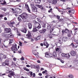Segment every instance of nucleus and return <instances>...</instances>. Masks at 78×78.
Masks as SVG:
<instances>
[{
  "label": "nucleus",
  "mask_w": 78,
  "mask_h": 78,
  "mask_svg": "<svg viewBox=\"0 0 78 78\" xmlns=\"http://www.w3.org/2000/svg\"><path fill=\"white\" fill-rule=\"evenodd\" d=\"M45 57L48 58H51L52 57L53 58H55V57H56L57 55H56V51H54L53 52V55L51 54H48V52H46L45 53Z\"/></svg>",
  "instance_id": "f257e3e1"
},
{
  "label": "nucleus",
  "mask_w": 78,
  "mask_h": 78,
  "mask_svg": "<svg viewBox=\"0 0 78 78\" xmlns=\"http://www.w3.org/2000/svg\"><path fill=\"white\" fill-rule=\"evenodd\" d=\"M28 15L26 13H23L22 14L19 15V17H20L23 19V20H26L28 18Z\"/></svg>",
  "instance_id": "f03ea898"
},
{
  "label": "nucleus",
  "mask_w": 78,
  "mask_h": 78,
  "mask_svg": "<svg viewBox=\"0 0 78 78\" xmlns=\"http://www.w3.org/2000/svg\"><path fill=\"white\" fill-rule=\"evenodd\" d=\"M34 25H35V27L37 28L38 30L41 28V24L37 22L36 21H35L34 22Z\"/></svg>",
  "instance_id": "7ed1b4c3"
},
{
  "label": "nucleus",
  "mask_w": 78,
  "mask_h": 78,
  "mask_svg": "<svg viewBox=\"0 0 78 78\" xmlns=\"http://www.w3.org/2000/svg\"><path fill=\"white\" fill-rule=\"evenodd\" d=\"M22 11V9H19L18 8H16L15 9V11L13 12L14 13L19 14H20Z\"/></svg>",
  "instance_id": "20e7f679"
},
{
  "label": "nucleus",
  "mask_w": 78,
  "mask_h": 78,
  "mask_svg": "<svg viewBox=\"0 0 78 78\" xmlns=\"http://www.w3.org/2000/svg\"><path fill=\"white\" fill-rule=\"evenodd\" d=\"M11 49L12 50L15 51H17L18 49L17 48V44H15L11 47Z\"/></svg>",
  "instance_id": "39448f33"
},
{
  "label": "nucleus",
  "mask_w": 78,
  "mask_h": 78,
  "mask_svg": "<svg viewBox=\"0 0 78 78\" xmlns=\"http://www.w3.org/2000/svg\"><path fill=\"white\" fill-rule=\"evenodd\" d=\"M14 75H15V74L14 72L12 71H9V74L8 75V76L9 78H12V76H14Z\"/></svg>",
  "instance_id": "423d86ee"
},
{
  "label": "nucleus",
  "mask_w": 78,
  "mask_h": 78,
  "mask_svg": "<svg viewBox=\"0 0 78 78\" xmlns=\"http://www.w3.org/2000/svg\"><path fill=\"white\" fill-rule=\"evenodd\" d=\"M69 30L67 28H66L65 30H63L62 31V35H64V33L67 34L69 33Z\"/></svg>",
  "instance_id": "0eeeda50"
},
{
  "label": "nucleus",
  "mask_w": 78,
  "mask_h": 78,
  "mask_svg": "<svg viewBox=\"0 0 78 78\" xmlns=\"http://www.w3.org/2000/svg\"><path fill=\"white\" fill-rule=\"evenodd\" d=\"M9 59H6L5 61V62H3L2 64L3 65H4V66H9Z\"/></svg>",
  "instance_id": "6e6552de"
},
{
  "label": "nucleus",
  "mask_w": 78,
  "mask_h": 78,
  "mask_svg": "<svg viewBox=\"0 0 78 78\" xmlns=\"http://www.w3.org/2000/svg\"><path fill=\"white\" fill-rule=\"evenodd\" d=\"M26 37L27 39H30L31 38V34L29 31H28V34H26Z\"/></svg>",
  "instance_id": "1a4fd4ad"
},
{
  "label": "nucleus",
  "mask_w": 78,
  "mask_h": 78,
  "mask_svg": "<svg viewBox=\"0 0 78 78\" xmlns=\"http://www.w3.org/2000/svg\"><path fill=\"white\" fill-rule=\"evenodd\" d=\"M59 43L57 42L55 43V44L58 47H61V44L62 43V41H61V40H59Z\"/></svg>",
  "instance_id": "9d476101"
},
{
  "label": "nucleus",
  "mask_w": 78,
  "mask_h": 78,
  "mask_svg": "<svg viewBox=\"0 0 78 78\" xmlns=\"http://www.w3.org/2000/svg\"><path fill=\"white\" fill-rule=\"evenodd\" d=\"M4 30L6 33H9L11 32V30L10 28H5Z\"/></svg>",
  "instance_id": "9b49d317"
},
{
  "label": "nucleus",
  "mask_w": 78,
  "mask_h": 78,
  "mask_svg": "<svg viewBox=\"0 0 78 78\" xmlns=\"http://www.w3.org/2000/svg\"><path fill=\"white\" fill-rule=\"evenodd\" d=\"M70 55L71 56H75V55H76V52L74 51H72L71 52H69Z\"/></svg>",
  "instance_id": "f8f14e48"
},
{
  "label": "nucleus",
  "mask_w": 78,
  "mask_h": 78,
  "mask_svg": "<svg viewBox=\"0 0 78 78\" xmlns=\"http://www.w3.org/2000/svg\"><path fill=\"white\" fill-rule=\"evenodd\" d=\"M5 37H7V38H11L13 36L12 34H9L5 35Z\"/></svg>",
  "instance_id": "ddd939ff"
},
{
  "label": "nucleus",
  "mask_w": 78,
  "mask_h": 78,
  "mask_svg": "<svg viewBox=\"0 0 78 78\" xmlns=\"http://www.w3.org/2000/svg\"><path fill=\"white\" fill-rule=\"evenodd\" d=\"M43 45L46 46V48H48L49 47V44H48V43L47 41H44L43 42Z\"/></svg>",
  "instance_id": "4468645a"
},
{
  "label": "nucleus",
  "mask_w": 78,
  "mask_h": 78,
  "mask_svg": "<svg viewBox=\"0 0 78 78\" xmlns=\"http://www.w3.org/2000/svg\"><path fill=\"white\" fill-rule=\"evenodd\" d=\"M29 73H30V75L31 76H33L34 78L36 76V74L35 73H34L33 74V72L31 71H30Z\"/></svg>",
  "instance_id": "2eb2a0df"
},
{
  "label": "nucleus",
  "mask_w": 78,
  "mask_h": 78,
  "mask_svg": "<svg viewBox=\"0 0 78 78\" xmlns=\"http://www.w3.org/2000/svg\"><path fill=\"white\" fill-rule=\"evenodd\" d=\"M37 6V7L39 8H40L41 10H43V9H44V7H43V5H38Z\"/></svg>",
  "instance_id": "dca6fc26"
},
{
  "label": "nucleus",
  "mask_w": 78,
  "mask_h": 78,
  "mask_svg": "<svg viewBox=\"0 0 78 78\" xmlns=\"http://www.w3.org/2000/svg\"><path fill=\"white\" fill-rule=\"evenodd\" d=\"M1 5H6L7 3H6V2L5 1V0H2V1L1 2Z\"/></svg>",
  "instance_id": "f3484780"
},
{
  "label": "nucleus",
  "mask_w": 78,
  "mask_h": 78,
  "mask_svg": "<svg viewBox=\"0 0 78 78\" xmlns=\"http://www.w3.org/2000/svg\"><path fill=\"white\" fill-rule=\"evenodd\" d=\"M27 25L29 29H31L32 28V24H31V23H28L27 24Z\"/></svg>",
  "instance_id": "a211bd4d"
},
{
  "label": "nucleus",
  "mask_w": 78,
  "mask_h": 78,
  "mask_svg": "<svg viewBox=\"0 0 78 78\" xmlns=\"http://www.w3.org/2000/svg\"><path fill=\"white\" fill-rule=\"evenodd\" d=\"M41 24L42 26V27L43 28H45V26H46V24L43 21V22H41Z\"/></svg>",
  "instance_id": "6ab92c4d"
},
{
  "label": "nucleus",
  "mask_w": 78,
  "mask_h": 78,
  "mask_svg": "<svg viewBox=\"0 0 78 78\" xmlns=\"http://www.w3.org/2000/svg\"><path fill=\"white\" fill-rule=\"evenodd\" d=\"M32 10L33 12H37V8H36V7L33 8V9H32Z\"/></svg>",
  "instance_id": "aec40b11"
},
{
  "label": "nucleus",
  "mask_w": 78,
  "mask_h": 78,
  "mask_svg": "<svg viewBox=\"0 0 78 78\" xmlns=\"http://www.w3.org/2000/svg\"><path fill=\"white\" fill-rule=\"evenodd\" d=\"M62 41H64V42L67 41V37H63L62 38Z\"/></svg>",
  "instance_id": "412c9836"
},
{
  "label": "nucleus",
  "mask_w": 78,
  "mask_h": 78,
  "mask_svg": "<svg viewBox=\"0 0 78 78\" xmlns=\"http://www.w3.org/2000/svg\"><path fill=\"white\" fill-rule=\"evenodd\" d=\"M14 23H15V22L13 21H12L9 23V24L10 26H12V25H13Z\"/></svg>",
  "instance_id": "4be33fe9"
},
{
  "label": "nucleus",
  "mask_w": 78,
  "mask_h": 78,
  "mask_svg": "<svg viewBox=\"0 0 78 78\" xmlns=\"http://www.w3.org/2000/svg\"><path fill=\"white\" fill-rule=\"evenodd\" d=\"M27 31V28H23V30L21 31L22 32H23V33H26Z\"/></svg>",
  "instance_id": "5701e85b"
},
{
  "label": "nucleus",
  "mask_w": 78,
  "mask_h": 78,
  "mask_svg": "<svg viewBox=\"0 0 78 78\" xmlns=\"http://www.w3.org/2000/svg\"><path fill=\"white\" fill-rule=\"evenodd\" d=\"M41 39V37L38 36L37 37L34 38V41H37V40H39Z\"/></svg>",
  "instance_id": "b1692460"
},
{
  "label": "nucleus",
  "mask_w": 78,
  "mask_h": 78,
  "mask_svg": "<svg viewBox=\"0 0 78 78\" xmlns=\"http://www.w3.org/2000/svg\"><path fill=\"white\" fill-rule=\"evenodd\" d=\"M65 57L69 59L70 57V55L69 53L66 54Z\"/></svg>",
  "instance_id": "393cba45"
},
{
  "label": "nucleus",
  "mask_w": 78,
  "mask_h": 78,
  "mask_svg": "<svg viewBox=\"0 0 78 78\" xmlns=\"http://www.w3.org/2000/svg\"><path fill=\"white\" fill-rule=\"evenodd\" d=\"M58 1L57 0H52V4L53 5H55L57 3Z\"/></svg>",
  "instance_id": "a878e982"
},
{
  "label": "nucleus",
  "mask_w": 78,
  "mask_h": 78,
  "mask_svg": "<svg viewBox=\"0 0 78 78\" xmlns=\"http://www.w3.org/2000/svg\"><path fill=\"white\" fill-rule=\"evenodd\" d=\"M3 55L2 54H0V61H2L3 59Z\"/></svg>",
  "instance_id": "bb28decb"
},
{
  "label": "nucleus",
  "mask_w": 78,
  "mask_h": 78,
  "mask_svg": "<svg viewBox=\"0 0 78 78\" xmlns=\"http://www.w3.org/2000/svg\"><path fill=\"white\" fill-rule=\"evenodd\" d=\"M41 2V0H35V2L36 3H40Z\"/></svg>",
  "instance_id": "cd10ccee"
},
{
  "label": "nucleus",
  "mask_w": 78,
  "mask_h": 78,
  "mask_svg": "<svg viewBox=\"0 0 78 78\" xmlns=\"http://www.w3.org/2000/svg\"><path fill=\"white\" fill-rule=\"evenodd\" d=\"M13 41H14V40L12 39H9V44H11L12 42H13Z\"/></svg>",
  "instance_id": "c85d7f7f"
},
{
  "label": "nucleus",
  "mask_w": 78,
  "mask_h": 78,
  "mask_svg": "<svg viewBox=\"0 0 78 78\" xmlns=\"http://www.w3.org/2000/svg\"><path fill=\"white\" fill-rule=\"evenodd\" d=\"M47 29L48 30H50V28H51V26H50V24H47Z\"/></svg>",
  "instance_id": "c756f323"
},
{
  "label": "nucleus",
  "mask_w": 78,
  "mask_h": 78,
  "mask_svg": "<svg viewBox=\"0 0 78 78\" xmlns=\"http://www.w3.org/2000/svg\"><path fill=\"white\" fill-rule=\"evenodd\" d=\"M23 69L24 70H26L27 72H30V70L26 67H24Z\"/></svg>",
  "instance_id": "7c9ffc66"
},
{
  "label": "nucleus",
  "mask_w": 78,
  "mask_h": 78,
  "mask_svg": "<svg viewBox=\"0 0 78 78\" xmlns=\"http://www.w3.org/2000/svg\"><path fill=\"white\" fill-rule=\"evenodd\" d=\"M1 10H2L3 11H6V8L3 7L1 8Z\"/></svg>",
  "instance_id": "2f4dec72"
},
{
  "label": "nucleus",
  "mask_w": 78,
  "mask_h": 78,
  "mask_svg": "<svg viewBox=\"0 0 78 78\" xmlns=\"http://www.w3.org/2000/svg\"><path fill=\"white\" fill-rule=\"evenodd\" d=\"M33 31L34 32H36V31H37V29L35 27L33 28Z\"/></svg>",
  "instance_id": "473e14b6"
},
{
  "label": "nucleus",
  "mask_w": 78,
  "mask_h": 78,
  "mask_svg": "<svg viewBox=\"0 0 78 78\" xmlns=\"http://www.w3.org/2000/svg\"><path fill=\"white\" fill-rule=\"evenodd\" d=\"M54 29H55V27H53L51 29V30H50V33H51V32H52L53 31V30H54Z\"/></svg>",
  "instance_id": "72a5a7b5"
},
{
  "label": "nucleus",
  "mask_w": 78,
  "mask_h": 78,
  "mask_svg": "<svg viewBox=\"0 0 78 78\" xmlns=\"http://www.w3.org/2000/svg\"><path fill=\"white\" fill-rule=\"evenodd\" d=\"M30 5L32 8V9H33V8H34L35 7H34V5L33 4H31Z\"/></svg>",
  "instance_id": "f704fd0d"
},
{
  "label": "nucleus",
  "mask_w": 78,
  "mask_h": 78,
  "mask_svg": "<svg viewBox=\"0 0 78 78\" xmlns=\"http://www.w3.org/2000/svg\"><path fill=\"white\" fill-rule=\"evenodd\" d=\"M66 53H62L61 54V55L62 57H66Z\"/></svg>",
  "instance_id": "c9c22d12"
},
{
  "label": "nucleus",
  "mask_w": 78,
  "mask_h": 78,
  "mask_svg": "<svg viewBox=\"0 0 78 78\" xmlns=\"http://www.w3.org/2000/svg\"><path fill=\"white\" fill-rule=\"evenodd\" d=\"M34 67L35 69H39V66H35V65H34Z\"/></svg>",
  "instance_id": "e433bc0d"
},
{
  "label": "nucleus",
  "mask_w": 78,
  "mask_h": 78,
  "mask_svg": "<svg viewBox=\"0 0 78 78\" xmlns=\"http://www.w3.org/2000/svg\"><path fill=\"white\" fill-rule=\"evenodd\" d=\"M25 8L26 9H28V8H29V6H28V5L27 4H25Z\"/></svg>",
  "instance_id": "4c0bfd02"
},
{
  "label": "nucleus",
  "mask_w": 78,
  "mask_h": 78,
  "mask_svg": "<svg viewBox=\"0 0 78 78\" xmlns=\"http://www.w3.org/2000/svg\"><path fill=\"white\" fill-rule=\"evenodd\" d=\"M42 31H43L42 33H45V32L47 31V30L45 29H42Z\"/></svg>",
  "instance_id": "58836bf2"
},
{
  "label": "nucleus",
  "mask_w": 78,
  "mask_h": 78,
  "mask_svg": "<svg viewBox=\"0 0 78 78\" xmlns=\"http://www.w3.org/2000/svg\"><path fill=\"white\" fill-rule=\"evenodd\" d=\"M3 59H6V58H7V57L5 55H3Z\"/></svg>",
  "instance_id": "ea45409f"
},
{
  "label": "nucleus",
  "mask_w": 78,
  "mask_h": 78,
  "mask_svg": "<svg viewBox=\"0 0 78 78\" xmlns=\"http://www.w3.org/2000/svg\"><path fill=\"white\" fill-rule=\"evenodd\" d=\"M17 19H18V20L19 21V22H20L21 21H22V19L20 17H18Z\"/></svg>",
  "instance_id": "a19ab883"
},
{
  "label": "nucleus",
  "mask_w": 78,
  "mask_h": 78,
  "mask_svg": "<svg viewBox=\"0 0 78 78\" xmlns=\"http://www.w3.org/2000/svg\"><path fill=\"white\" fill-rule=\"evenodd\" d=\"M45 78H50V76L49 75H46L45 76Z\"/></svg>",
  "instance_id": "79ce46f5"
},
{
  "label": "nucleus",
  "mask_w": 78,
  "mask_h": 78,
  "mask_svg": "<svg viewBox=\"0 0 78 78\" xmlns=\"http://www.w3.org/2000/svg\"><path fill=\"white\" fill-rule=\"evenodd\" d=\"M27 11H28V12L29 13H31V11L30 10V8H29L27 9Z\"/></svg>",
  "instance_id": "37998d69"
},
{
  "label": "nucleus",
  "mask_w": 78,
  "mask_h": 78,
  "mask_svg": "<svg viewBox=\"0 0 78 78\" xmlns=\"http://www.w3.org/2000/svg\"><path fill=\"white\" fill-rule=\"evenodd\" d=\"M69 78H73V75H69Z\"/></svg>",
  "instance_id": "c03bdc74"
},
{
  "label": "nucleus",
  "mask_w": 78,
  "mask_h": 78,
  "mask_svg": "<svg viewBox=\"0 0 78 78\" xmlns=\"http://www.w3.org/2000/svg\"><path fill=\"white\" fill-rule=\"evenodd\" d=\"M75 12V10L73 9H72L71 10V13H72V14H74Z\"/></svg>",
  "instance_id": "a18cd8bd"
},
{
  "label": "nucleus",
  "mask_w": 78,
  "mask_h": 78,
  "mask_svg": "<svg viewBox=\"0 0 78 78\" xmlns=\"http://www.w3.org/2000/svg\"><path fill=\"white\" fill-rule=\"evenodd\" d=\"M3 45L4 47H5V48H8V46H6V45L5 44H3Z\"/></svg>",
  "instance_id": "49530a36"
},
{
  "label": "nucleus",
  "mask_w": 78,
  "mask_h": 78,
  "mask_svg": "<svg viewBox=\"0 0 78 78\" xmlns=\"http://www.w3.org/2000/svg\"><path fill=\"white\" fill-rule=\"evenodd\" d=\"M56 17H57V19L58 20H59V19L60 18V16H59L58 15H57L56 16Z\"/></svg>",
  "instance_id": "de8ad7c7"
},
{
  "label": "nucleus",
  "mask_w": 78,
  "mask_h": 78,
  "mask_svg": "<svg viewBox=\"0 0 78 78\" xmlns=\"http://www.w3.org/2000/svg\"><path fill=\"white\" fill-rule=\"evenodd\" d=\"M73 48H74V44H73V43H72L70 45Z\"/></svg>",
  "instance_id": "09e8293b"
},
{
  "label": "nucleus",
  "mask_w": 78,
  "mask_h": 78,
  "mask_svg": "<svg viewBox=\"0 0 78 78\" xmlns=\"http://www.w3.org/2000/svg\"><path fill=\"white\" fill-rule=\"evenodd\" d=\"M9 12H7L6 13H5V15H4V16H7L8 15H9Z\"/></svg>",
  "instance_id": "8fccbe9b"
},
{
  "label": "nucleus",
  "mask_w": 78,
  "mask_h": 78,
  "mask_svg": "<svg viewBox=\"0 0 78 78\" xmlns=\"http://www.w3.org/2000/svg\"><path fill=\"white\" fill-rule=\"evenodd\" d=\"M68 37H71V34H67Z\"/></svg>",
  "instance_id": "3c124183"
},
{
  "label": "nucleus",
  "mask_w": 78,
  "mask_h": 78,
  "mask_svg": "<svg viewBox=\"0 0 78 78\" xmlns=\"http://www.w3.org/2000/svg\"><path fill=\"white\" fill-rule=\"evenodd\" d=\"M38 21L39 22H40L41 23V22H43V21H41V20H40V19H38Z\"/></svg>",
  "instance_id": "603ef678"
},
{
  "label": "nucleus",
  "mask_w": 78,
  "mask_h": 78,
  "mask_svg": "<svg viewBox=\"0 0 78 78\" xmlns=\"http://www.w3.org/2000/svg\"><path fill=\"white\" fill-rule=\"evenodd\" d=\"M19 45L20 46H22V42H21L20 41H19Z\"/></svg>",
  "instance_id": "864d4df0"
},
{
  "label": "nucleus",
  "mask_w": 78,
  "mask_h": 78,
  "mask_svg": "<svg viewBox=\"0 0 78 78\" xmlns=\"http://www.w3.org/2000/svg\"><path fill=\"white\" fill-rule=\"evenodd\" d=\"M52 9L51 8L50 9V10L48 11V12H51V11H52Z\"/></svg>",
  "instance_id": "5fc2aeb1"
},
{
  "label": "nucleus",
  "mask_w": 78,
  "mask_h": 78,
  "mask_svg": "<svg viewBox=\"0 0 78 78\" xmlns=\"http://www.w3.org/2000/svg\"><path fill=\"white\" fill-rule=\"evenodd\" d=\"M59 50V48H56V51H58Z\"/></svg>",
  "instance_id": "6e6d98bb"
},
{
  "label": "nucleus",
  "mask_w": 78,
  "mask_h": 78,
  "mask_svg": "<svg viewBox=\"0 0 78 78\" xmlns=\"http://www.w3.org/2000/svg\"><path fill=\"white\" fill-rule=\"evenodd\" d=\"M46 72H47V70H45V71H43L42 73H45Z\"/></svg>",
  "instance_id": "4d7b16f0"
},
{
  "label": "nucleus",
  "mask_w": 78,
  "mask_h": 78,
  "mask_svg": "<svg viewBox=\"0 0 78 78\" xmlns=\"http://www.w3.org/2000/svg\"><path fill=\"white\" fill-rule=\"evenodd\" d=\"M48 1L49 3H51V0H48Z\"/></svg>",
  "instance_id": "13d9d810"
},
{
  "label": "nucleus",
  "mask_w": 78,
  "mask_h": 78,
  "mask_svg": "<svg viewBox=\"0 0 78 78\" xmlns=\"http://www.w3.org/2000/svg\"><path fill=\"white\" fill-rule=\"evenodd\" d=\"M60 62H62V63H64V60H60Z\"/></svg>",
  "instance_id": "bf43d9fd"
},
{
  "label": "nucleus",
  "mask_w": 78,
  "mask_h": 78,
  "mask_svg": "<svg viewBox=\"0 0 78 78\" xmlns=\"http://www.w3.org/2000/svg\"><path fill=\"white\" fill-rule=\"evenodd\" d=\"M4 16V15H3L2 14H0V18H2V17H3Z\"/></svg>",
  "instance_id": "052dcab7"
},
{
  "label": "nucleus",
  "mask_w": 78,
  "mask_h": 78,
  "mask_svg": "<svg viewBox=\"0 0 78 78\" xmlns=\"http://www.w3.org/2000/svg\"><path fill=\"white\" fill-rule=\"evenodd\" d=\"M20 60H25V59L24 58H23V57H22V58H20Z\"/></svg>",
  "instance_id": "680f3d73"
},
{
  "label": "nucleus",
  "mask_w": 78,
  "mask_h": 78,
  "mask_svg": "<svg viewBox=\"0 0 78 78\" xmlns=\"http://www.w3.org/2000/svg\"><path fill=\"white\" fill-rule=\"evenodd\" d=\"M13 59L14 61H16V59H17V58H14Z\"/></svg>",
  "instance_id": "e2e57ef3"
},
{
  "label": "nucleus",
  "mask_w": 78,
  "mask_h": 78,
  "mask_svg": "<svg viewBox=\"0 0 78 78\" xmlns=\"http://www.w3.org/2000/svg\"><path fill=\"white\" fill-rule=\"evenodd\" d=\"M12 11L13 12V13H14V11H15V10H14V9H13V8H12L11 9Z\"/></svg>",
  "instance_id": "0e129e2a"
},
{
  "label": "nucleus",
  "mask_w": 78,
  "mask_h": 78,
  "mask_svg": "<svg viewBox=\"0 0 78 78\" xmlns=\"http://www.w3.org/2000/svg\"><path fill=\"white\" fill-rule=\"evenodd\" d=\"M18 52L20 53H22V52H21V50H20L18 51Z\"/></svg>",
  "instance_id": "69168bd1"
},
{
  "label": "nucleus",
  "mask_w": 78,
  "mask_h": 78,
  "mask_svg": "<svg viewBox=\"0 0 78 78\" xmlns=\"http://www.w3.org/2000/svg\"><path fill=\"white\" fill-rule=\"evenodd\" d=\"M73 41H74V42H76V41H77V40H76L75 39H74Z\"/></svg>",
  "instance_id": "338daca9"
},
{
  "label": "nucleus",
  "mask_w": 78,
  "mask_h": 78,
  "mask_svg": "<svg viewBox=\"0 0 78 78\" xmlns=\"http://www.w3.org/2000/svg\"><path fill=\"white\" fill-rule=\"evenodd\" d=\"M38 75H39V76H42V73H39L38 74Z\"/></svg>",
  "instance_id": "774afa93"
}]
</instances>
